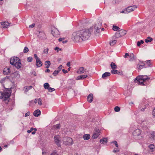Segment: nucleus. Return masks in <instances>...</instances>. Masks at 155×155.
Segmentation results:
<instances>
[{
	"mask_svg": "<svg viewBox=\"0 0 155 155\" xmlns=\"http://www.w3.org/2000/svg\"><path fill=\"white\" fill-rule=\"evenodd\" d=\"M18 61H20L19 58L17 57H14L10 58V62L11 64L14 65Z\"/></svg>",
	"mask_w": 155,
	"mask_h": 155,
	"instance_id": "obj_6",
	"label": "nucleus"
},
{
	"mask_svg": "<svg viewBox=\"0 0 155 155\" xmlns=\"http://www.w3.org/2000/svg\"><path fill=\"white\" fill-rule=\"evenodd\" d=\"M121 1V0H114L113 1V3L114 4H118Z\"/></svg>",
	"mask_w": 155,
	"mask_h": 155,
	"instance_id": "obj_41",
	"label": "nucleus"
},
{
	"mask_svg": "<svg viewBox=\"0 0 155 155\" xmlns=\"http://www.w3.org/2000/svg\"><path fill=\"white\" fill-rule=\"evenodd\" d=\"M35 24H33L31 25H30L29 26V27L30 28H33L35 26Z\"/></svg>",
	"mask_w": 155,
	"mask_h": 155,
	"instance_id": "obj_55",
	"label": "nucleus"
},
{
	"mask_svg": "<svg viewBox=\"0 0 155 155\" xmlns=\"http://www.w3.org/2000/svg\"><path fill=\"white\" fill-rule=\"evenodd\" d=\"M62 71L63 72L64 74L67 73L68 72V71L65 70L64 69H62Z\"/></svg>",
	"mask_w": 155,
	"mask_h": 155,
	"instance_id": "obj_57",
	"label": "nucleus"
},
{
	"mask_svg": "<svg viewBox=\"0 0 155 155\" xmlns=\"http://www.w3.org/2000/svg\"><path fill=\"white\" fill-rule=\"evenodd\" d=\"M150 79V78L146 75H140L135 78L134 81L135 83H137L139 84L144 85L143 82Z\"/></svg>",
	"mask_w": 155,
	"mask_h": 155,
	"instance_id": "obj_2",
	"label": "nucleus"
},
{
	"mask_svg": "<svg viewBox=\"0 0 155 155\" xmlns=\"http://www.w3.org/2000/svg\"><path fill=\"white\" fill-rule=\"evenodd\" d=\"M121 36H123L125 35L127 33V31L121 29L119 31Z\"/></svg>",
	"mask_w": 155,
	"mask_h": 155,
	"instance_id": "obj_21",
	"label": "nucleus"
},
{
	"mask_svg": "<svg viewBox=\"0 0 155 155\" xmlns=\"http://www.w3.org/2000/svg\"><path fill=\"white\" fill-rule=\"evenodd\" d=\"M151 135L152 136V137L153 139L155 138V132H152Z\"/></svg>",
	"mask_w": 155,
	"mask_h": 155,
	"instance_id": "obj_48",
	"label": "nucleus"
},
{
	"mask_svg": "<svg viewBox=\"0 0 155 155\" xmlns=\"http://www.w3.org/2000/svg\"><path fill=\"white\" fill-rule=\"evenodd\" d=\"M14 65L18 69L20 68L21 67V62L20 61H18L17 63H16Z\"/></svg>",
	"mask_w": 155,
	"mask_h": 155,
	"instance_id": "obj_20",
	"label": "nucleus"
},
{
	"mask_svg": "<svg viewBox=\"0 0 155 155\" xmlns=\"http://www.w3.org/2000/svg\"><path fill=\"white\" fill-rule=\"evenodd\" d=\"M29 49L26 46L25 47L23 50V52L24 53H27Z\"/></svg>",
	"mask_w": 155,
	"mask_h": 155,
	"instance_id": "obj_37",
	"label": "nucleus"
},
{
	"mask_svg": "<svg viewBox=\"0 0 155 155\" xmlns=\"http://www.w3.org/2000/svg\"><path fill=\"white\" fill-rule=\"evenodd\" d=\"M33 130V127H31V128L30 130H27V132L28 133H31V131H32Z\"/></svg>",
	"mask_w": 155,
	"mask_h": 155,
	"instance_id": "obj_52",
	"label": "nucleus"
},
{
	"mask_svg": "<svg viewBox=\"0 0 155 155\" xmlns=\"http://www.w3.org/2000/svg\"><path fill=\"white\" fill-rule=\"evenodd\" d=\"M54 139L55 143L58 146H60L61 144V137L59 135H57L54 136Z\"/></svg>",
	"mask_w": 155,
	"mask_h": 155,
	"instance_id": "obj_7",
	"label": "nucleus"
},
{
	"mask_svg": "<svg viewBox=\"0 0 155 155\" xmlns=\"http://www.w3.org/2000/svg\"><path fill=\"white\" fill-rule=\"evenodd\" d=\"M62 65H60L58 68V71H61L62 68Z\"/></svg>",
	"mask_w": 155,
	"mask_h": 155,
	"instance_id": "obj_53",
	"label": "nucleus"
},
{
	"mask_svg": "<svg viewBox=\"0 0 155 155\" xmlns=\"http://www.w3.org/2000/svg\"><path fill=\"white\" fill-rule=\"evenodd\" d=\"M87 101L90 103L93 100V95L92 94H90L87 97Z\"/></svg>",
	"mask_w": 155,
	"mask_h": 155,
	"instance_id": "obj_14",
	"label": "nucleus"
},
{
	"mask_svg": "<svg viewBox=\"0 0 155 155\" xmlns=\"http://www.w3.org/2000/svg\"><path fill=\"white\" fill-rule=\"evenodd\" d=\"M48 48H47L46 49H45L44 50L43 52L44 53L47 54V53H48Z\"/></svg>",
	"mask_w": 155,
	"mask_h": 155,
	"instance_id": "obj_50",
	"label": "nucleus"
},
{
	"mask_svg": "<svg viewBox=\"0 0 155 155\" xmlns=\"http://www.w3.org/2000/svg\"><path fill=\"white\" fill-rule=\"evenodd\" d=\"M87 77V75H81L80 76H78L77 78V80H79L80 79H83L84 78H85Z\"/></svg>",
	"mask_w": 155,
	"mask_h": 155,
	"instance_id": "obj_18",
	"label": "nucleus"
},
{
	"mask_svg": "<svg viewBox=\"0 0 155 155\" xmlns=\"http://www.w3.org/2000/svg\"><path fill=\"white\" fill-rule=\"evenodd\" d=\"M60 71H54L53 73V75L54 76H56L59 72Z\"/></svg>",
	"mask_w": 155,
	"mask_h": 155,
	"instance_id": "obj_42",
	"label": "nucleus"
},
{
	"mask_svg": "<svg viewBox=\"0 0 155 155\" xmlns=\"http://www.w3.org/2000/svg\"><path fill=\"white\" fill-rule=\"evenodd\" d=\"M117 42V41L115 40H114L112 41V42H110V44L111 46H113L114 44H115Z\"/></svg>",
	"mask_w": 155,
	"mask_h": 155,
	"instance_id": "obj_39",
	"label": "nucleus"
},
{
	"mask_svg": "<svg viewBox=\"0 0 155 155\" xmlns=\"http://www.w3.org/2000/svg\"><path fill=\"white\" fill-rule=\"evenodd\" d=\"M107 139L106 138H104L102 139H101L100 140V142L103 144H104V143L107 142Z\"/></svg>",
	"mask_w": 155,
	"mask_h": 155,
	"instance_id": "obj_28",
	"label": "nucleus"
},
{
	"mask_svg": "<svg viewBox=\"0 0 155 155\" xmlns=\"http://www.w3.org/2000/svg\"><path fill=\"white\" fill-rule=\"evenodd\" d=\"M11 91L10 90H6L4 91L3 92H0V99H3L4 101H9L8 99L11 94Z\"/></svg>",
	"mask_w": 155,
	"mask_h": 155,
	"instance_id": "obj_4",
	"label": "nucleus"
},
{
	"mask_svg": "<svg viewBox=\"0 0 155 155\" xmlns=\"http://www.w3.org/2000/svg\"><path fill=\"white\" fill-rule=\"evenodd\" d=\"M63 143L66 145H72L73 143L72 139L71 138L67 137L63 138Z\"/></svg>",
	"mask_w": 155,
	"mask_h": 155,
	"instance_id": "obj_5",
	"label": "nucleus"
},
{
	"mask_svg": "<svg viewBox=\"0 0 155 155\" xmlns=\"http://www.w3.org/2000/svg\"><path fill=\"white\" fill-rule=\"evenodd\" d=\"M80 34V31L74 32L72 33L71 39L74 42H78L82 41V39Z\"/></svg>",
	"mask_w": 155,
	"mask_h": 155,
	"instance_id": "obj_3",
	"label": "nucleus"
},
{
	"mask_svg": "<svg viewBox=\"0 0 155 155\" xmlns=\"http://www.w3.org/2000/svg\"><path fill=\"white\" fill-rule=\"evenodd\" d=\"M119 29V28L117 26L113 25V26L112 29L114 31H117Z\"/></svg>",
	"mask_w": 155,
	"mask_h": 155,
	"instance_id": "obj_34",
	"label": "nucleus"
},
{
	"mask_svg": "<svg viewBox=\"0 0 155 155\" xmlns=\"http://www.w3.org/2000/svg\"><path fill=\"white\" fill-rule=\"evenodd\" d=\"M100 135V134H98V133H94L92 136V138L93 139H96Z\"/></svg>",
	"mask_w": 155,
	"mask_h": 155,
	"instance_id": "obj_31",
	"label": "nucleus"
},
{
	"mask_svg": "<svg viewBox=\"0 0 155 155\" xmlns=\"http://www.w3.org/2000/svg\"><path fill=\"white\" fill-rule=\"evenodd\" d=\"M110 67L113 69H115L117 68V65L113 62H112L110 64Z\"/></svg>",
	"mask_w": 155,
	"mask_h": 155,
	"instance_id": "obj_29",
	"label": "nucleus"
},
{
	"mask_svg": "<svg viewBox=\"0 0 155 155\" xmlns=\"http://www.w3.org/2000/svg\"><path fill=\"white\" fill-rule=\"evenodd\" d=\"M141 124L144 127L146 126L147 124V122L145 120H141Z\"/></svg>",
	"mask_w": 155,
	"mask_h": 155,
	"instance_id": "obj_24",
	"label": "nucleus"
},
{
	"mask_svg": "<svg viewBox=\"0 0 155 155\" xmlns=\"http://www.w3.org/2000/svg\"><path fill=\"white\" fill-rule=\"evenodd\" d=\"M30 113L29 112L26 113L25 114V117H27L28 116L30 115Z\"/></svg>",
	"mask_w": 155,
	"mask_h": 155,
	"instance_id": "obj_56",
	"label": "nucleus"
},
{
	"mask_svg": "<svg viewBox=\"0 0 155 155\" xmlns=\"http://www.w3.org/2000/svg\"><path fill=\"white\" fill-rule=\"evenodd\" d=\"M48 91L50 92H52L55 90V89L54 88H51V87H49L48 89Z\"/></svg>",
	"mask_w": 155,
	"mask_h": 155,
	"instance_id": "obj_45",
	"label": "nucleus"
},
{
	"mask_svg": "<svg viewBox=\"0 0 155 155\" xmlns=\"http://www.w3.org/2000/svg\"><path fill=\"white\" fill-rule=\"evenodd\" d=\"M129 56V54L128 53H126L125 55L124 56V58H126L127 57Z\"/></svg>",
	"mask_w": 155,
	"mask_h": 155,
	"instance_id": "obj_58",
	"label": "nucleus"
},
{
	"mask_svg": "<svg viewBox=\"0 0 155 155\" xmlns=\"http://www.w3.org/2000/svg\"><path fill=\"white\" fill-rule=\"evenodd\" d=\"M111 72L113 74H119L120 73V72L118 71L117 70L113 69L111 71Z\"/></svg>",
	"mask_w": 155,
	"mask_h": 155,
	"instance_id": "obj_26",
	"label": "nucleus"
},
{
	"mask_svg": "<svg viewBox=\"0 0 155 155\" xmlns=\"http://www.w3.org/2000/svg\"><path fill=\"white\" fill-rule=\"evenodd\" d=\"M95 133H98V134H100V131L99 130V129H98L97 128H95Z\"/></svg>",
	"mask_w": 155,
	"mask_h": 155,
	"instance_id": "obj_44",
	"label": "nucleus"
},
{
	"mask_svg": "<svg viewBox=\"0 0 155 155\" xmlns=\"http://www.w3.org/2000/svg\"><path fill=\"white\" fill-rule=\"evenodd\" d=\"M38 101V99H35L34 101V102L35 104H36L37 103V102Z\"/></svg>",
	"mask_w": 155,
	"mask_h": 155,
	"instance_id": "obj_64",
	"label": "nucleus"
},
{
	"mask_svg": "<svg viewBox=\"0 0 155 155\" xmlns=\"http://www.w3.org/2000/svg\"><path fill=\"white\" fill-rule=\"evenodd\" d=\"M83 137L84 140H87L90 138V136L89 134H85L83 135Z\"/></svg>",
	"mask_w": 155,
	"mask_h": 155,
	"instance_id": "obj_22",
	"label": "nucleus"
},
{
	"mask_svg": "<svg viewBox=\"0 0 155 155\" xmlns=\"http://www.w3.org/2000/svg\"><path fill=\"white\" fill-rule=\"evenodd\" d=\"M36 65L38 67H39L42 66V63L40 59L36 60Z\"/></svg>",
	"mask_w": 155,
	"mask_h": 155,
	"instance_id": "obj_13",
	"label": "nucleus"
},
{
	"mask_svg": "<svg viewBox=\"0 0 155 155\" xmlns=\"http://www.w3.org/2000/svg\"><path fill=\"white\" fill-rule=\"evenodd\" d=\"M149 147L150 148V149L151 150V151H153V150H152L155 147L153 144H150L149 146Z\"/></svg>",
	"mask_w": 155,
	"mask_h": 155,
	"instance_id": "obj_36",
	"label": "nucleus"
},
{
	"mask_svg": "<svg viewBox=\"0 0 155 155\" xmlns=\"http://www.w3.org/2000/svg\"><path fill=\"white\" fill-rule=\"evenodd\" d=\"M51 155H58V154H57L56 152H54L52 153Z\"/></svg>",
	"mask_w": 155,
	"mask_h": 155,
	"instance_id": "obj_59",
	"label": "nucleus"
},
{
	"mask_svg": "<svg viewBox=\"0 0 155 155\" xmlns=\"http://www.w3.org/2000/svg\"><path fill=\"white\" fill-rule=\"evenodd\" d=\"M38 36L40 39H43L45 38V35L44 33L41 32L39 34Z\"/></svg>",
	"mask_w": 155,
	"mask_h": 155,
	"instance_id": "obj_19",
	"label": "nucleus"
},
{
	"mask_svg": "<svg viewBox=\"0 0 155 155\" xmlns=\"http://www.w3.org/2000/svg\"><path fill=\"white\" fill-rule=\"evenodd\" d=\"M32 87V86H31L28 87H24V90L25 91V92H27Z\"/></svg>",
	"mask_w": 155,
	"mask_h": 155,
	"instance_id": "obj_32",
	"label": "nucleus"
},
{
	"mask_svg": "<svg viewBox=\"0 0 155 155\" xmlns=\"http://www.w3.org/2000/svg\"><path fill=\"white\" fill-rule=\"evenodd\" d=\"M13 78L18 79L20 77V74L18 71H16L12 74Z\"/></svg>",
	"mask_w": 155,
	"mask_h": 155,
	"instance_id": "obj_9",
	"label": "nucleus"
},
{
	"mask_svg": "<svg viewBox=\"0 0 155 155\" xmlns=\"http://www.w3.org/2000/svg\"><path fill=\"white\" fill-rule=\"evenodd\" d=\"M8 78L7 77L4 78L2 79L0 81V82L1 83L3 84L6 80L8 79Z\"/></svg>",
	"mask_w": 155,
	"mask_h": 155,
	"instance_id": "obj_38",
	"label": "nucleus"
},
{
	"mask_svg": "<svg viewBox=\"0 0 155 155\" xmlns=\"http://www.w3.org/2000/svg\"><path fill=\"white\" fill-rule=\"evenodd\" d=\"M38 103L39 105H42V100L41 98H39L38 99Z\"/></svg>",
	"mask_w": 155,
	"mask_h": 155,
	"instance_id": "obj_43",
	"label": "nucleus"
},
{
	"mask_svg": "<svg viewBox=\"0 0 155 155\" xmlns=\"http://www.w3.org/2000/svg\"><path fill=\"white\" fill-rule=\"evenodd\" d=\"M141 134L140 131L139 129H137L135 130L133 133V135L134 136H138Z\"/></svg>",
	"mask_w": 155,
	"mask_h": 155,
	"instance_id": "obj_10",
	"label": "nucleus"
},
{
	"mask_svg": "<svg viewBox=\"0 0 155 155\" xmlns=\"http://www.w3.org/2000/svg\"><path fill=\"white\" fill-rule=\"evenodd\" d=\"M112 143H114V144H115V146H116V147H118V144H117V142L116 141H113L112 142Z\"/></svg>",
	"mask_w": 155,
	"mask_h": 155,
	"instance_id": "obj_49",
	"label": "nucleus"
},
{
	"mask_svg": "<svg viewBox=\"0 0 155 155\" xmlns=\"http://www.w3.org/2000/svg\"><path fill=\"white\" fill-rule=\"evenodd\" d=\"M11 73L10 69L9 68H5L3 70V74L4 75H7L10 74Z\"/></svg>",
	"mask_w": 155,
	"mask_h": 155,
	"instance_id": "obj_11",
	"label": "nucleus"
},
{
	"mask_svg": "<svg viewBox=\"0 0 155 155\" xmlns=\"http://www.w3.org/2000/svg\"><path fill=\"white\" fill-rule=\"evenodd\" d=\"M120 34L119 31H117L115 33V35H114L115 37L116 38H118L120 37H122L120 35Z\"/></svg>",
	"mask_w": 155,
	"mask_h": 155,
	"instance_id": "obj_30",
	"label": "nucleus"
},
{
	"mask_svg": "<svg viewBox=\"0 0 155 155\" xmlns=\"http://www.w3.org/2000/svg\"><path fill=\"white\" fill-rule=\"evenodd\" d=\"M44 87L45 89H48L49 87V84L48 83H46L44 84Z\"/></svg>",
	"mask_w": 155,
	"mask_h": 155,
	"instance_id": "obj_33",
	"label": "nucleus"
},
{
	"mask_svg": "<svg viewBox=\"0 0 155 155\" xmlns=\"http://www.w3.org/2000/svg\"><path fill=\"white\" fill-rule=\"evenodd\" d=\"M41 111L39 110H37L34 111L33 114L34 116L37 117L40 115Z\"/></svg>",
	"mask_w": 155,
	"mask_h": 155,
	"instance_id": "obj_15",
	"label": "nucleus"
},
{
	"mask_svg": "<svg viewBox=\"0 0 155 155\" xmlns=\"http://www.w3.org/2000/svg\"><path fill=\"white\" fill-rule=\"evenodd\" d=\"M137 8L136 5H133L128 7L126 8V11L127 12L130 13L133 11L134 10Z\"/></svg>",
	"mask_w": 155,
	"mask_h": 155,
	"instance_id": "obj_8",
	"label": "nucleus"
},
{
	"mask_svg": "<svg viewBox=\"0 0 155 155\" xmlns=\"http://www.w3.org/2000/svg\"><path fill=\"white\" fill-rule=\"evenodd\" d=\"M102 23L101 22L96 23L94 26H92L89 29H87L84 30H81L80 31L81 37L82 39V41H83L87 40L91 36V32L93 31V29H94V34L96 36L99 35V29L101 27Z\"/></svg>",
	"mask_w": 155,
	"mask_h": 155,
	"instance_id": "obj_1",
	"label": "nucleus"
},
{
	"mask_svg": "<svg viewBox=\"0 0 155 155\" xmlns=\"http://www.w3.org/2000/svg\"><path fill=\"white\" fill-rule=\"evenodd\" d=\"M86 69H84V67H82L80 68L77 71V72L79 74H81V73H83L84 72H85L86 73V72H88V71H86Z\"/></svg>",
	"mask_w": 155,
	"mask_h": 155,
	"instance_id": "obj_12",
	"label": "nucleus"
},
{
	"mask_svg": "<svg viewBox=\"0 0 155 155\" xmlns=\"http://www.w3.org/2000/svg\"><path fill=\"white\" fill-rule=\"evenodd\" d=\"M45 65L46 66V68H48L51 65V63L50 61H47L45 62Z\"/></svg>",
	"mask_w": 155,
	"mask_h": 155,
	"instance_id": "obj_25",
	"label": "nucleus"
},
{
	"mask_svg": "<svg viewBox=\"0 0 155 155\" xmlns=\"http://www.w3.org/2000/svg\"><path fill=\"white\" fill-rule=\"evenodd\" d=\"M137 45L138 46H140L141 45L140 42V41H138L137 43Z\"/></svg>",
	"mask_w": 155,
	"mask_h": 155,
	"instance_id": "obj_61",
	"label": "nucleus"
},
{
	"mask_svg": "<svg viewBox=\"0 0 155 155\" xmlns=\"http://www.w3.org/2000/svg\"><path fill=\"white\" fill-rule=\"evenodd\" d=\"M150 60H147L146 61V62L147 64L149 65V64L150 63Z\"/></svg>",
	"mask_w": 155,
	"mask_h": 155,
	"instance_id": "obj_62",
	"label": "nucleus"
},
{
	"mask_svg": "<svg viewBox=\"0 0 155 155\" xmlns=\"http://www.w3.org/2000/svg\"><path fill=\"white\" fill-rule=\"evenodd\" d=\"M138 65H139V66L138 68L139 69L141 70V69L144 68V65H141L138 64Z\"/></svg>",
	"mask_w": 155,
	"mask_h": 155,
	"instance_id": "obj_47",
	"label": "nucleus"
},
{
	"mask_svg": "<svg viewBox=\"0 0 155 155\" xmlns=\"http://www.w3.org/2000/svg\"><path fill=\"white\" fill-rule=\"evenodd\" d=\"M34 56L35 58L36 59V60H38V59H40L38 57L37 55L36 54H34Z\"/></svg>",
	"mask_w": 155,
	"mask_h": 155,
	"instance_id": "obj_51",
	"label": "nucleus"
},
{
	"mask_svg": "<svg viewBox=\"0 0 155 155\" xmlns=\"http://www.w3.org/2000/svg\"><path fill=\"white\" fill-rule=\"evenodd\" d=\"M153 41V38L150 37H148L147 39L145 40V42L147 43Z\"/></svg>",
	"mask_w": 155,
	"mask_h": 155,
	"instance_id": "obj_23",
	"label": "nucleus"
},
{
	"mask_svg": "<svg viewBox=\"0 0 155 155\" xmlns=\"http://www.w3.org/2000/svg\"><path fill=\"white\" fill-rule=\"evenodd\" d=\"M66 65L68 67H70L71 65V63H70V62H68L67 64H66Z\"/></svg>",
	"mask_w": 155,
	"mask_h": 155,
	"instance_id": "obj_60",
	"label": "nucleus"
},
{
	"mask_svg": "<svg viewBox=\"0 0 155 155\" xmlns=\"http://www.w3.org/2000/svg\"><path fill=\"white\" fill-rule=\"evenodd\" d=\"M50 71V70L49 69H47L45 71V72H49Z\"/></svg>",
	"mask_w": 155,
	"mask_h": 155,
	"instance_id": "obj_63",
	"label": "nucleus"
},
{
	"mask_svg": "<svg viewBox=\"0 0 155 155\" xmlns=\"http://www.w3.org/2000/svg\"><path fill=\"white\" fill-rule=\"evenodd\" d=\"M32 61V58L31 57H28L27 58V61L29 62H31Z\"/></svg>",
	"mask_w": 155,
	"mask_h": 155,
	"instance_id": "obj_46",
	"label": "nucleus"
},
{
	"mask_svg": "<svg viewBox=\"0 0 155 155\" xmlns=\"http://www.w3.org/2000/svg\"><path fill=\"white\" fill-rule=\"evenodd\" d=\"M130 61H133L135 59L134 55L133 53H131L130 55Z\"/></svg>",
	"mask_w": 155,
	"mask_h": 155,
	"instance_id": "obj_27",
	"label": "nucleus"
},
{
	"mask_svg": "<svg viewBox=\"0 0 155 155\" xmlns=\"http://www.w3.org/2000/svg\"><path fill=\"white\" fill-rule=\"evenodd\" d=\"M110 75V73L109 72H106L104 73L102 75V78L105 79L107 77H109Z\"/></svg>",
	"mask_w": 155,
	"mask_h": 155,
	"instance_id": "obj_16",
	"label": "nucleus"
},
{
	"mask_svg": "<svg viewBox=\"0 0 155 155\" xmlns=\"http://www.w3.org/2000/svg\"><path fill=\"white\" fill-rule=\"evenodd\" d=\"M152 114L154 117H155V107L153 111Z\"/></svg>",
	"mask_w": 155,
	"mask_h": 155,
	"instance_id": "obj_54",
	"label": "nucleus"
},
{
	"mask_svg": "<svg viewBox=\"0 0 155 155\" xmlns=\"http://www.w3.org/2000/svg\"><path fill=\"white\" fill-rule=\"evenodd\" d=\"M114 110L115 111L117 112L120 111V108L118 106H116L115 107Z\"/></svg>",
	"mask_w": 155,
	"mask_h": 155,
	"instance_id": "obj_40",
	"label": "nucleus"
},
{
	"mask_svg": "<svg viewBox=\"0 0 155 155\" xmlns=\"http://www.w3.org/2000/svg\"><path fill=\"white\" fill-rule=\"evenodd\" d=\"M1 24L2 26L4 28H7L8 26H9V23H8V22H1Z\"/></svg>",
	"mask_w": 155,
	"mask_h": 155,
	"instance_id": "obj_17",
	"label": "nucleus"
},
{
	"mask_svg": "<svg viewBox=\"0 0 155 155\" xmlns=\"http://www.w3.org/2000/svg\"><path fill=\"white\" fill-rule=\"evenodd\" d=\"M53 128L54 129H60V125L59 124H57L54 125L53 126Z\"/></svg>",
	"mask_w": 155,
	"mask_h": 155,
	"instance_id": "obj_35",
	"label": "nucleus"
}]
</instances>
